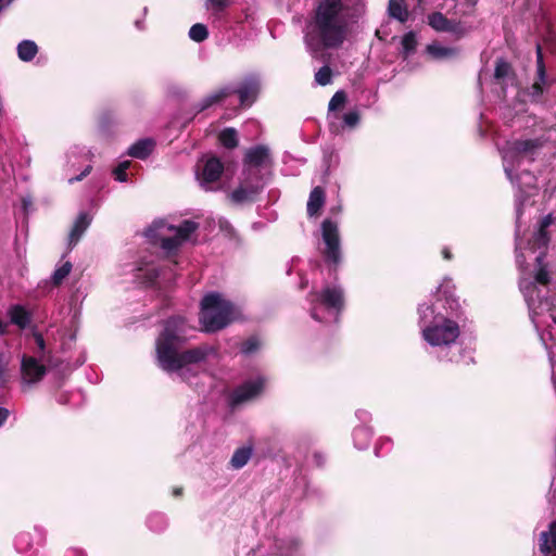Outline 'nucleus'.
<instances>
[{
    "label": "nucleus",
    "instance_id": "10",
    "mask_svg": "<svg viewBox=\"0 0 556 556\" xmlns=\"http://www.w3.org/2000/svg\"><path fill=\"white\" fill-rule=\"evenodd\" d=\"M265 381L263 378L250 380L236 388L230 396V405L237 406L250 401L263 392Z\"/></svg>",
    "mask_w": 556,
    "mask_h": 556
},
{
    "label": "nucleus",
    "instance_id": "13",
    "mask_svg": "<svg viewBox=\"0 0 556 556\" xmlns=\"http://www.w3.org/2000/svg\"><path fill=\"white\" fill-rule=\"evenodd\" d=\"M546 84V67L543 59L541 45H536V80L531 86V96L541 97L543 94V86Z\"/></svg>",
    "mask_w": 556,
    "mask_h": 556
},
{
    "label": "nucleus",
    "instance_id": "9",
    "mask_svg": "<svg viewBox=\"0 0 556 556\" xmlns=\"http://www.w3.org/2000/svg\"><path fill=\"white\" fill-rule=\"evenodd\" d=\"M47 374V366L42 364L38 356L23 355L21 361V375L25 382L37 383L41 381Z\"/></svg>",
    "mask_w": 556,
    "mask_h": 556
},
{
    "label": "nucleus",
    "instance_id": "53",
    "mask_svg": "<svg viewBox=\"0 0 556 556\" xmlns=\"http://www.w3.org/2000/svg\"><path fill=\"white\" fill-rule=\"evenodd\" d=\"M13 2V0H1V3L7 8Z\"/></svg>",
    "mask_w": 556,
    "mask_h": 556
},
{
    "label": "nucleus",
    "instance_id": "34",
    "mask_svg": "<svg viewBox=\"0 0 556 556\" xmlns=\"http://www.w3.org/2000/svg\"><path fill=\"white\" fill-rule=\"evenodd\" d=\"M264 443L267 445L266 456L275 458L281 455L282 447L278 441L268 438L264 440Z\"/></svg>",
    "mask_w": 556,
    "mask_h": 556
},
{
    "label": "nucleus",
    "instance_id": "52",
    "mask_svg": "<svg viewBox=\"0 0 556 556\" xmlns=\"http://www.w3.org/2000/svg\"><path fill=\"white\" fill-rule=\"evenodd\" d=\"M311 316H312L315 320H317V321H320V320H321V319L318 317V315H317V313L315 312V309H312V312H311Z\"/></svg>",
    "mask_w": 556,
    "mask_h": 556
},
{
    "label": "nucleus",
    "instance_id": "43",
    "mask_svg": "<svg viewBox=\"0 0 556 556\" xmlns=\"http://www.w3.org/2000/svg\"><path fill=\"white\" fill-rule=\"evenodd\" d=\"M157 278H159V271L155 268L150 269L147 273V280L150 285H153Z\"/></svg>",
    "mask_w": 556,
    "mask_h": 556
},
{
    "label": "nucleus",
    "instance_id": "12",
    "mask_svg": "<svg viewBox=\"0 0 556 556\" xmlns=\"http://www.w3.org/2000/svg\"><path fill=\"white\" fill-rule=\"evenodd\" d=\"M318 301L327 308L340 314L344 308V294L338 287H326L318 294Z\"/></svg>",
    "mask_w": 556,
    "mask_h": 556
},
{
    "label": "nucleus",
    "instance_id": "31",
    "mask_svg": "<svg viewBox=\"0 0 556 556\" xmlns=\"http://www.w3.org/2000/svg\"><path fill=\"white\" fill-rule=\"evenodd\" d=\"M189 37L195 42H202L208 37L207 27L204 24L197 23L189 29Z\"/></svg>",
    "mask_w": 556,
    "mask_h": 556
},
{
    "label": "nucleus",
    "instance_id": "41",
    "mask_svg": "<svg viewBox=\"0 0 556 556\" xmlns=\"http://www.w3.org/2000/svg\"><path fill=\"white\" fill-rule=\"evenodd\" d=\"M42 364H45L48 368H56L60 365V361L55 358L51 351H48L46 354L39 356Z\"/></svg>",
    "mask_w": 556,
    "mask_h": 556
},
{
    "label": "nucleus",
    "instance_id": "38",
    "mask_svg": "<svg viewBox=\"0 0 556 556\" xmlns=\"http://www.w3.org/2000/svg\"><path fill=\"white\" fill-rule=\"evenodd\" d=\"M129 165H130L129 161H124V162L119 163L117 167L114 168L113 174H114V177L116 180L122 181V182L127 180L126 170L128 169Z\"/></svg>",
    "mask_w": 556,
    "mask_h": 556
},
{
    "label": "nucleus",
    "instance_id": "26",
    "mask_svg": "<svg viewBox=\"0 0 556 556\" xmlns=\"http://www.w3.org/2000/svg\"><path fill=\"white\" fill-rule=\"evenodd\" d=\"M252 447H240L237 448L230 459V464L233 468L240 469L245 466L251 458Z\"/></svg>",
    "mask_w": 556,
    "mask_h": 556
},
{
    "label": "nucleus",
    "instance_id": "36",
    "mask_svg": "<svg viewBox=\"0 0 556 556\" xmlns=\"http://www.w3.org/2000/svg\"><path fill=\"white\" fill-rule=\"evenodd\" d=\"M229 5V0H206V8L212 10L215 15L220 14Z\"/></svg>",
    "mask_w": 556,
    "mask_h": 556
},
{
    "label": "nucleus",
    "instance_id": "37",
    "mask_svg": "<svg viewBox=\"0 0 556 556\" xmlns=\"http://www.w3.org/2000/svg\"><path fill=\"white\" fill-rule=\"evenodd\" d=\"M181 243V240H179L176 235L174 237H164L161 239V247L166 251L177 250Z\"/></svg>",
    "mask_w": 556,
    "mask_h": 556
},
{
    "label": "nucleus",
    "instance_id": "14",
    "mask_svg": "<svg viewBox=\"0 0 556 556\" xmlns=\"http://www.w3.org/2000/svg\"><path fill=\"white\" fill-rule=\"evenodd\" d=\"M539 549L545 556H556V520L548 525V530L540 533Z\"/></svg>",
    "mask_w": 556,
    "mask_h": 556
},
{
    "label": "nucleus",
    "instance_id": "42",
    "mask_svg": "<svg viewBox=\"0 0 556 556\" xmlns=\"http://www.w3.org/2000/svg\"><path fill=\"white\" fill-rule=\"evenodd\" d=\"M34 340L38 346V352L36 353V356H40L46 354L48 351L46 350V341L43 339V336L40 332H34L33 333Z\"/></svg>",
    "mask_w": 556,
    "mask_h": 556
},
{
    "label": "nucleus",
    "instance_id": "18",
    "mask_svg": "<svg viewBox=\"0 0 556 556\" xmlns=\"http://www.w3.org/2000/svg\"><path fill=\"white\" fill-rule=\"evenodd\" d=\"M543 144L544 141L540 138L516 140L511 149L518 155H533Z\"/></svg>",
    "mask_w": 556,
    "mask_h": 556
},
{
    "label": "nucleus",
    "instance_id": "50",
    "mask_svg": "<svg viewBox=\"0 0 556 556\" xmlns=\"http://www.w3.org/2000/svg\"><path fill=\"white\" fill-rule=\"evenodd\" d=\"M8 332V324L0 319V336Z\"/></svg>",
    "mask_w": 556,
    "mask_h": 556
},
{
    "label": "nucleus",
    "instance_id": "27",
    "mask_svg": "<svg viewBox=\"0 0 556 556\" xmlns=\"http://www.w3.org/2000/svg\"><path fill=\"white\" fill-rule=\"evenodd\" d=\"M543 260H544V255H539L535 258V262H536L539 268L534 275V280L539 285L548 286L551 283V277H549V273L547 270V266H546V264H544Z\"/></svg>",
    "mask_w": 556,
    "mask_h": 556
},
{
    "label": "nucleus",
    "instance_id": "5",
    "mask_svg": "<svg viewBox=\"0 0 556 556\" xmlns=\"http://www.w3.org/2000/svg\"><path fill=\"white\" fill-rule=\"evenodd\" d=\"M460 330L456 321L443 318L442 324H433L422 330L424 339L432 346L448 345L456 341Z\"/></svg>",
    "mask_w": 556,
    "mask_h": 556
},
{
    "label": "nucleus",
    "instance_id": "17",
    "mask_svg": "<svg viewBox=\"0 0 556 556\" xmlns=\"http://www.w3.org/2000/svg\"><path fill=\"white\" fill-rule=\"evenodd\" d=\"M326 202L325 189L320 186L313 188L307 201L306 211L308 216H318Z\"/></svg>",
    "mask_w": 556,
    "mask_h": 556
},
{
    "label": "nucleus",
    "instance_id": "48",
    "mask_svg": "<svg viewBox=\"0 0 556 556\" xmlns=\"http://www.w3.org/2000/svg\"><path fill=\"white\" fill-rule=\"evenodd\" d=\"M552 223L553 218L551 215H546L540 220V225L542 226V228H548Z\"/></svg>",
    "mask_w": 556,
    "mask_h": 556
},
{
    "label": "nucleus",
    "instance_id": "1",
    "mask_svg": "<svg viewBox=\"0 0 556 556\" xmlns=\"http://www.w3.org/2000/svg\"><path fill=\"white\" fill-rule=\"evenodd\" d=\"M365 12V0H318L304 28L307 50L315 56L340 49Z\"/></svg>",
    "mask_w": 556,
    "mask_h": 556
},
{
    "label": "nucleus",
    "instance_id": "28",
    "mask_svg": "<svg viewBox=\"0 0 556 556\" xmlns=\"http://www.w3.org/2000/svg\"><path fill=\"white\" fill-rule=\"evenodd\" d=\"M402 48V53L405 59L415 53L417 48V38L414 31H408L403 36Z\"/></svg>",
    "mask_w": 556,
    "mask_h": 556
},
{
    "label": "nucleus",
    "instance_id": "54",
    "mask_svg": "<svg viewBox=\"0 0 556 556\" xmlns=\"http://www.w3.org/2000/svg\"><path fill=\"white\" fill-rule=\"evenodd\" d=\"M553 321L556 324V314L553 316Z\"/></svg>",
    "mask_w": 556,
    "mask_h": 556
},
{
    "label": "nucleus",
    "instance_id": "24",
    "mask_svg": "<svg viewBox=\"0 0 556 556\" xmlns=\"http://www.w3.org/2000/svg\"><path fill=\"white\" fill-rule=\"evenodd\" d=\"M510 76H515L511 64L503 58L497 59L495 62L494 78L497 81H502Z\"/></svg>",
    "mask_w": 556,
    "mask_h": 556
},
{
    "label": "nucleus",
    "instance_id": "20",
    "mask_svg": "<svg viewBox=\"0 0 556 556\" xmlns=\"http://www.w3.org/2000/svg\"><path fill=\"white\" fill-rule=\"evenodd\" d=\"M9 315L11 323L16 325L21 329H25L30 321L29 313L22 305L12 306L9 311Z\"/></svg>",
    "mask_w": 556,
    "mask_h": 556
},
{
    "label": "nucleus",
    "instance_id": "6",
    "mask_svg": "<svg viewBox=\"0 0 556 556\" xmlns=\"http://www.w3.org/2000/svg\"><path fill=\"white\" fill-rule=\"evenodd\" d=\"M321 236L326 244L323 252L325 261L334 268L341 263L340 236L338 225L331 219L321 223Z\"/></svg>",
    "mask_w": 556,
    "mask_h": 556
},
{
    "label": "nucleus",
    "instance_id": "15",
    "mask_svg": "<svg viewBox=\"0 0 556 556\" xmlns=\"http://www.w3.org/2000/svg\"><path fill=\"white\" fill-rule=\"evenodd\" d=\"M269 149L264 144H258L247 150L243 163L245 166L261 167L269 160Z\"/></svg>",
    "mask_w": 556,
    "mask_h": 556
},
{
    "label": "nucleus",
    "instance_id": "55",
    "mask_svg": "<svg viewBox=\"0 0 556 556\" xmlns=\"http://www.w3.org/2000/svg\"><path fill=\"white\" fill-rule=\"evenodd\" d=\"M418 2L420 3V2H422V0H418Z\"/></svg>",
    "mask_w": 556,
    "mask_h": 556
},
{
    "label": "nucleus",
    "instance_id": "7",
    "mask_svg": "<svg viewBox=\"0 0 556 556\" xmlns=\"http://www.w3.org/2000/svg\"><path fill=\"white\" fill-rule=\"evenodd\" d=\"M243 175H247V177L230 193V200L236 204L255 202L263 190L260 175L255 174V179H252L251 169H244Z\"/></svg>",
    "mask_w": 556,
    "mask_h": 556
},
{
    "label": "nucleus",
    "instance_id": "11",
    "mask_svg": "<svg viewBox=\"0 0 556 556\" xmlns=\"http://www.w3.org/2000/svg\"><path fill=\"white\" fill-rule=\"evenodd\" d=\"M203 165H198V179L201 184H213L219 180L224 173V164L217 156H208L202 161Z\"/></svg>",
    "mask_w": 556,
    "mask_h": 556
},
{
    "label": "nucleus",
    "instance_id": "22",
    "mask_svg": "<svg viewBox=\"0 0 556 556\" xmlns=\"http://www.w3.org/2000/svg\"><path fill=\"white\" fill-rule=\"evenodd\" d=\"M199 228V224L191 220V219H185L180 223L179 226H170V230L176 231L177 238L181 240V242L188 240L190 236Z\"/></svg>",
    "mask_w": 556,
    "mask_h": 556
},
{
    "label": "nucleus",
    "instance_id": "35",
    "mask_svg": "<svg viewBox=\"0 0 556 556\" xmlns=\"http://www.w3.org/2000/svg\"><path fill=\"white\" fill-rule=\"evenodd\" d=\"M11 362V355L9 353L0 352V384L7 382L8 367Z\"/></svg>",
    "mask_w": 556,
    "mask_h": 556
},
{
    "label": "nucleus",
    "instance_id": "47",
    "mask_svg": "<svg viewBox=\"0 0 556 556\" xmlns=\"http://www.w3.org/2000/svg\"><path fill=\"white\" fill-rule=\"evenodd\" d=\"M10 416L9 409L0 407V427L7 421Z\"/></svg>",
    "mask_w": 556,
    "mask_h": 556
},
{
    "label": "nucleus",
    "instance_id": "16",
    "mask_svg": "<svg viewBox=\"0 0 556 556\" xmlns=\"http://www.w3.org/2000/svg\"><path fill=\"white\" fill-rule=\"evenodd\" d=\"M90 222L91 219L87 213H79L68 235L70 249H73L78 243V241L89 227Z\"/></svg>",
    "mask_w": 556,
    "mask_h": 556
},
{
    "label": "nucleus",
    "instance_id": "44",
    "mask_svg": "<svg viewBox=\"0 0 556 556\" xmlns=\"http://www.w3.org/2000/svg\"><path fill=\"white\" fill-rule=\"evenodd\" d=\"M92 167L90 165H88L83 172L80 175L76 176L75 178H71L70 181L73 182V181H80L83 180L86 176H88L91 172Z\"/></svg>",
    "mask_w": 556,
    "mask_h": 556
},
{
    "label": "nucleus",
    "instance_id": "45",
    "mask_svg": "<svg viewBox=\"0 0 556 556\" xmlns=\"http://www.w3.org/2000/svg\"><path fill=\"white\" fill-rule=\"evenodd\" d=\"M313 459H314V463L317 467H323L324 464H325V457L321 453L319 452H315L313 454Z\"/></svg>",
    "mask_w": 556,
    "mask_h": 556
},
{
    "label": "nucleus",
    "instance_id": "39",
    "mask_svg": "<svg viewBox=\"0 0 556 556\" xmlns=\"http://www.w3.org/2000/svg\"><path fill=\"white\" fill-rule=\"evenodd\" d=\"M260 346V342L256 338H249L241 344V352L243 354H251L255 352Z\"/></svg>",
    "mask_w": 556,
    "mask_h": 556
},
{
    "label": "nucleus",
    "instance_id": "23",
    "mask_svg": "<svg viewBox=\"0 0 556 556\" xmlns=\"http://www.w3.org/2000/svg\"><path fill=\"white\" fill-rule=\"evenodd\" d=\"M38 53V47L35 41L23 40L17 46V55L24 62H30Z\"/></svg>",
    "mask_w": 556,
    "mask_h": 556
},
{
    "label": "nucleus",
    "instance_id": "19",
    "mask_svg": "<svg viewBox=\"0 0 556 556\" xmlns=\"http://www.w3.org/2000/svg\"><path fill=\"white\" fill-rule=\"evenodd\" d=\"M153 148L154 141L152 139H141L128 149V154L135 159L144 160L151 154Z\"/></svg>",
    "mask_w": 556,
    "mask_h": 556
},
{
    "label": "nucleus",
    "instance_id": "51",
    "mask_svg": "<svg viewBox=\"0 0 556 556\" xmlns=\"http://www.w3.org/2000/svg\"><path fill=\"white\" fill-rule=\"evenodd\" d=\"M184 492V489L181 486H176L173 489V495L175 497L181 496Z\"/></svg>",
    "mask_w": 556,
    "mask_h": 556
},
{
    "label": "nucleus",
    "instance_id": "21",
    "mask_svg": "<svg viewBox=\"0 0 556 556\" xmlns=\"http://www.w3.org/2000/svg\"><path fill=\"white\" fill-rule=\"evenodd\" d=\"M388 13L401 23L408 20V10L404 0H389Z\"/></svg>",
    "mask_w": 556,
    "mask_h": 556
},
{
    "label": "nucleus",
    "instance_id": "8",
    "mask_svg": "<svg viewBox=\"0 0 556 556\" xmlns=\"http://www.w3.org/2000/svg\"><path fill=\"white\" fill-rule=\"evenodd\" d=\"M428 24L437 31L451 33L457 38H462L467 34V29L460 21L447 18L441 12L429 14Z\"/></svg>",
    "mask_w": 556,
    "mask_h": 556
},
{
    "label": "nucleus",
    "instance_id": "2",
    "mask_svg": "<svg viewBox=\"0 0 556 556\" xmlns=\"http://www.w3.org/2000/svg\"><path fill=\"white\" fill-rule=\"evenodd\" d=\"M186 320L181 316H172L165 320L164 329L155 341L156 361L166 372H179L182 380L190 372L189 366L204 363L208 356L216 353V349L202 343L187 350H180L186 342Z\"/></svg>",
    "mask_w": 556,
    "mask_h": 556
},
{
    "label": "nucleus",
    "instance_id": "49",
    "mask_svg": "<svg viewBox=\"0 0 556 556\" xmlns=\"http://www.w3.org/2000/svg\"><path fill=\"white\" fill-rule=\"evenodd\" d=\"M441 254H442L443 258L446 261H451L453 258V254L447 247H444L442 249Z\"/></svg>",
    "mask_w": 556,
    "mask_h": 556
},
{
    "label": "nucleus",
    "instance_id": "3",
    "mask_svg": "<svg viewBox=\"0 0 556 556\" xmlns=\"http://www.w3.org/2000/svg\"><path fill=\"white\" fill-rule=\"evenodd\" d=\"M235 306L220 294L212 292L201 301L200 323L205 332L212 333L227 327L233 320Z\"/></svg>",
    "mask_w": 556,
    "mask_h": 556
},
{
    "label": "nucleus",
    "instance_id": "32",
    "mask_svg": "<svg viewBox=\"0 0 556 556\" xmlns=\"http://www.w3.org/2000/svg\"><path fill=\"white\" fill-rule=\"evenodd\" d=\"M428 52L437 59L454 56L457 54V49L430 45L427 47Z\"/></svg>",
    "mask_w": 556,
    "mask_h": 556
},
{
    "label": "nucleus",
    "instance_id": "40",
    "mask_svg": "<svg viewBox=\"0 0 556 556\" xmlns=\"http://www.w3.org/2000/svg\"><path fill=\"white\" fill-rule=\"evenodd\" d=\"M361 119V115L357 111H350L343 115L344 125L354 128Z\"/></svg>",
    "mask_w": 556,
    "mask_h": 556
},
{
    "label": "nucleus",
    "instance_id": "30",
    "mask_svg": "<svg viewBox=\"0 0 556 556\" xmlns=\"http://www.w3.org/2000/svg\"><path fill=\"white\" fill-rule=\"evenodd\" d=\"M72 263L65 262L61 267L54 270L51 281L54 287L62 285L63 280L70 275L72 270Z\"/></svg>",
    "mask_w": 556,
    "mask_h": 556
},
{
    "label": "nucleus",
    "instance_id": "29",
    "mask_svg": "<svg viewBox=\"0 0 556 556\" xmlns=\"http://www.w3.org/2000/svg\"><path fill=\"white\" fill-rule=\"evenodd\" d=\"M333 72L331 67L328 64H325L321 66L316 73H315V81L319 86H327L331 84L332 81Z\"/></svg>",
    "mask_w": 556,
    "mask_h": 556
},
{
    "label": "nucleus",
    "instance_id": "33",
    "mask_svg": "<svg viewBox=\"0 0 556 556\" xmlns=\"http://www.w3.org/2000/svg\"><path fill=\"white\" fill-rule=\"evenodd\" d=\"M348 101V96L344 90L337 91L329 101V111H337L344 106Z\"/></svg>",
    "mask_w": 556,
    "mask_h": 556
},
{
    "label": "nucleus",
    "instance_id": "46",
    "mask_svg": "<svg viewBox=\"0 0 556 556\" xmlns=\"http://www.w3.org/2000/svg\"><path fill=\"white\" fill-rule=\"evenodd\" d=\"M539 239H542L544 243H547L549 241L547 228H542L541 225L539 227Z\"/></svg>",
    "mask_w": 556,
    "mask_h": 556
},
{
    "label": "nucleus",
    "instance_id": "4",
    "mask_svg": "<svg viewBox=\"0 0 556 556\" xmlns=\"http://www.w3.org/2000/svg\"><path fill=\"white\" fill-rule=\"evenodd\" d=\"M261 90V83L256 76L250 75L244 77L238 85L237 88L229 86L223 87L216 92L208 94L202 101L193 105L195 115L210 109L211 106L223 102L231 94L239 97L240 106H251L257 99Z\"/></svg>",
    "mask_w": 556,
    "mask_h": 556
},
{
    "label": "nucleus",
    "instance_id": "25",
    "mask_svg": "<svg viewBox=\"0 0 556 556\" xmlns=\"http://www.w3.org/2000/svg\"><path fill=\"white\" fill-rule=\"evenodd\" d=\"M218 140L226 149H235L239 144L238 132L235 128L228 127L219 132Z\"/></svg>",
    "mask_w": 556,
    "mask_h": 556
}]
</instances>
